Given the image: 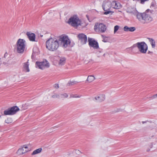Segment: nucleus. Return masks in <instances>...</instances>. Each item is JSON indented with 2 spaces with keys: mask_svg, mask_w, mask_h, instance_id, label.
I'll return each instance as SVG.
<instances>
[{
  "mask_svg": "<svg viewBox=\"0 0 157 157\" xmlns=\"http://www.w3.org/2000/svg\"><path fill=\"white\" fill-rule=\"evenodd\" d=\"M25 41L23 39H19L17 41L16 44V51L18 53H23L25 48Z\"/></svg>",
  "mask_w": 157,
  "mask_h": 157,
  "instance_id": "obj_4",
  "label": "nucleus"
},
{
  "mask_svg": "<svg viewBox=\"0 0 157 157\" xmlns=\"http://www.w3.org/2000/svg\"><path fill=\"white\" fill-rule=\"evenodd\" d=\"M119 26L118 25H116L114 27V33H115L119 29Z\"/></svg>",
  "mask_w": 157,
  "mask_h": 157,
  "instance_id": "obj_29",
  "label": "nucleus"
},
{
  "mask_svg": "<svg viewBox=\"0 0 157 157\" xmlns=\"http://www.w3.org/2000/svg\"><path fill=\"white\" fill-rule=\"evenodd\" d=\"M59 65L62 66L65 63L66 59L64 57H59Z\"/></svg>",
  "mask_w": 157,
  "mask_h": 157,
  "instance_id": "obj_19",
  "label": "nucleus"
},
{
  "mask_svg": "<svg viewBox=\"0 0 157 157\" xmlns=\"http://www.w3.org/2000/svg\"><path fill=\"white\" fill-rule=\"evenodd\" d=\"M150 52H149V51L148 53H150Z\"/></svg>",
  "mask_w": 157,
  "mask_h": 157,
  "instance_id": "obj_43",
  "label": "nucleus"
},
{
  "mask_svg": "<svg viewBox=\"0 0 157 157\" xmlns=\"http://www.w3.org/2000/svg\"><path fill=\"white\" fill-rule=\"evenodd\" d=\"M23 147V148L24 149H26L28 148V147L26 145H25L23 146V147Z\"/></svg>",
  "mask_w": 157,
  "mask_h": 157,
  "instance_id": "obj_34",
  "label": "nucleus"
},
{
  "mask_svg": "<svg viewBox=\"0 0 157 157\" xmlns=\"http://www.w3.org/2000/svg\"><path fill=\"white\" fill-rule=\"evenodd\" d=\"M68 23L72 26L77 27L81 25V21L79 18L76 15L73 16L69 19Z\"/></svg>",
  "mask_w": 157,
  "mask_h": 157,
  "instance_id": "obj_6",
  "label": "nucleus"
},
{
  "mask_svg": "<svg viewBox=\"0 0 157 157\" xmlns=\"http://www.w3.org/2000/svg\"><path fill=\"white\" fill-rule=\"evenodd\" d=\"M151 43L153 48H154L155 47V41L153 39H151L150 40Z\"/></svg>",
  "mask_w": 157,
  "mask_h": 157,
  "instance_id": "obj_25",
  "label": "nucleus"
},
{
  "mask_svg": "<svg viewBox=\"0 0 157 157\" xmlns=\"http://www.w3.org/2000/svg\"><path fill=\"white\" fill-rule=\"evenodd\" d=\"M151 11L150 10H147L145 12L143 13H138L137 15V18L141 23H148L152 21L153 18L151 16Z\"/></svg>",
  "mask_w": 157,
  "mask_h": 157,
  "instance_id": "obj_1",
  "label": "nucleus"
},
{
  "mask_svg": "<svg viewBox=\"0 0 157 157\" xmlns=\"http://www.w3.org/2000/svg\"><path fill=\"white\" fill-rule=\"evenodd\" d=\"M29 60L28 61L23 63V71L25 72H29Z\"/></svg>",
  "mask_w": 157,
  "mask_h": 157,
  "instance_id": "obj_18",
  "label": "nucleus"
},
{
  "mask_svg": "<svg viewBox=\"0 0 157 157\" xmlns=\"http://www.w3.org/2000/svg\"><path fill=\"white\" fill-rule=\"evenodd\" d=\"M148 121H142V123L144 124V123H147V122H148Z\"/></svg>",
  "mask_w": 157,
  "mask_h": 157,
  "instance_id": "obj_36",
  "label": "nucleus"
},
{
  "mask_svg": "<svg viewBox=\"0 0 157 157\" xmlns=\"http://www.w3.org/2000/svg\"><path fill=\"white\" fill-rule=\"evenodd\" d=\"M59 44L62 45L64 48H66L71 43L70 40L67 36H61L59 38Z\"/></svg>",
  "mask_w": 157,
  "mask_h": 157,
  "instance_id": "obj_8",
  "label": "nucleus"
},
{
  "mask_svg": "<svg viewBox=\"0 0 157 157\" xmlns=\"http://www.w3.org/2000/svg\"><path fill=\"white\" fill-rule=\"evenodd\" d=\"M36 65L39 68L43 70L45 68H48L49 67V64L46 60H44L42 62H36Z\"/></svg>",
  "mask_w": 157,
  "mask_h": 157,
  "instance_id": "obj_10",
  "label": "nucleus"
},
{
  "mask_svg": "<svg viewBox=\"0 0 157 157\" xmlns=\"http://www.w3.org/2000/svg\"><path fill=\"white\" fill-rule=\"evenodd\" d=\"M78 37L82 44H84L86 43L87 38L86 35L83 33H80L78 35Z\"/></svg>",
  "mask_w": 157,
  "mask_h": 157,
  "instance_id": "obj_12",
  "label": "nucleus"
},
{
  "mask_svg": "<svg viewBox=\"0 0 157 157\" xmlns=\"http://www.w3.org/2000/svg\"><path fill=\"white\" fill-rule=\"evenodd\" d=\"M136 47L138 48L139 51L143 54L146 53L148 49L147 44L144 42H138L134 44L130 48L132 50L134 48Z\"/></svg>",
  "mask_w": 157,
  "mask_h": 157,
  "instance_id": "obj_3",
  "label": "nucleus"
},
{
  "mask_svg": "<svg viewBox=\"0 0 157 157\" xmlns=\"http://www.w3.org/2000/svg\"><path fill=\"white\" fill-rule=\"evenodd\" d=\"M42 150V149L41 148H40L34 150L32 154V155H34L40 153L41 152Z\"/></svg>",
  "mask_w": 157,
  "mask_h": 157,
  "instance_id": "obj_23",
  "label": "nucleus"
},
{
  "mask_svg": "<svg viewBox=\"0 0 157 157\" xmlns=\"http://www.w3.org/2000/svg\"><path fill=\"white\" fill-rule=\"evenodd\" d=\"M111 7L114 9H118L121 7V5L119 2L113 1L111 2Z\"/></svg>",
  "mask_w": 157,
  "mask_h": 157,
  "instance_id": "obj_15",
  "label": "nucleus"
},
{
  "mask_svg": "<svg viewBox=\"0 0 157 157\" xmlns=\"http://www.w3.org/2000/svg\"><path fill=\"white\" fill-rule=\"evenodd\" d=\"M76 83L74 81V82H69L68 83V84L69 86L72 85L73 84H74Z\"/></svg>",
  "mask_w": 157,
  "mask_h": 157,
  "instance_id": "obj_30",
  "label": "nucleus"
},
{
  "mask_svg": "<svg viewBox=\"0 0 157 157\" xmlns=\"http://www.w3.org/2000/svg\"><path fill=\"white\" fill-rule=\"evenodd\" d=\"M94 99L98 102H101L104 101L105 99V95L103 94H100L95 97Z\"/></svg>",
  "mask_w": 157,
  "mask_h": 157,
  "instance_id": "obj_17",
  "label": "nucleus"
},
{
  "mask_svg": "<svg viewBox=\"0 0 157 157\" xmlns=\"http://www.w3.org/2000/svg\"><path fill=\"white\" fill-rule=\"evenodd\" d=\"M19 110V108L16 106H13L4 111V115H12L15 114Z\"/></svg>",
  "mask_w": 157,
  "mask_h": 157,
  "instance_id": "obj_9",
  "label": "nucleus"
},
{
  "mask_svg": "<svg viewBox=\"0 0 157 157\" xmlns=\"http://www.w3.org/2000/svg\"><path fill=\"white\" fill-rule=\"evenodd\" d=\"M152 99L155 98H157V94H156L154 95L151 97Z\"/></svg>",
  "mask_w": 157,
  "mask_h": 157,
  "instance_id": "obj_33",
  "label": "nucleus"
},
{
  "mask_svg": "<svg viewBox=\"0 0 157 157\" xmlns=\"http://www.w3.org/2000/svg\"><path fill=\"white\" fill-rule=\"evenodd\" d=\"M127 12L128 13L136 15V17L138 13H140L138 12L136 10V8L131 6H129L128 8Z\"/></svg>",
  "mask_w": 157,
  "mask_h": 157,
  "instance_id": "obj_14",
  "label": "nucleus"
},
{
  "mask_svg": "<svg viewBox=\"0 0 157 157\" xmlns=\"http://www.w3.org/2000/svg\"><path fill=\"white\" fill-rule=\"evenodd\" d=\"M76 153H80V152L78 150H76L75 151Z\"/></svg>",
  "mask_w": 157,
  "mask_h": 157,
  "instance_id": "obj_35",
  "label": "nucleus"
},
{
  "mask_svg": "<svg viewBox=\"0 0 157 157\" xmlns=\"http://www.w3.org/2000/svg\"><path fill=\"white\" fill-rule=\"evenodd\" d=\"M150 150V149H147V151H149Z\"/></svg>",
  "mask_w": 157,
  "mask_h": 157,
  "instance_id": "obj_41",
  "label": "nucleus"
},
{
  "mask_svg": "<svg viewBox=\"0 0 157 157\" xmlns=\"http://www.w3.org/2000/svg\"><path fill=\"white\" fill-rule=\"evenodd\" d=\"M151 6H154V5L153 3H151Z\"/></svg>",
  "mask_w": 157,
  "mask_h": 157,
  "instance_id": "obj_39",
  "label": "nucleus"
},
{
  "mask_svg": "<svg viewBox=\"0 0 157 157\" xmlns=\"http://www.w3.org/2000/svg\"><path fill=\"white\" fill-rule=\"evenodd\" d=\"M89 44L90 47H93L94 49H98L99 48L98 43L92 38H88Z\"/></svg>",
  "mask_w": 157,
  "mask_h": 157,
  "instance_id": "obj_11",
  "label": "nucleus"
},
{
  "mask_svg": "<svg viewBox=\"0 0 157 157\" xmlns=\"http://www.w3.org/2000/svg\"><path fill=\"white\" fill-rule=\"evenodd\" d=\"M95 79L93 75H91L88 76L86 80L89 83L91 82L94 81Z\"/></svg>",
  "mask_w": 157,
  "mask_h": 157,
  "instance_id": "obj_22",
  "label": "nucleus"
},
{
  "mask_svg": "<svg viewBox=\"0 0 157 157\" xmlns=\"http://www.w3.org/2000/svg\"><path fill=\"white\" fill-rule=\"evenodd\" d=\"M124 30L125 31L133 32L136 30V28L134 27H128L127 26H125L124 28Z\"/></svg>",
  "mask_w": 157,
  "mask_h": 157,
  "instance_id": "obj_21",
  "label": "nucleus"
},
{
  "mask_svg": "<svg viewBox=\"0 0 157 157\" xmlns=\"http://www.w3.org/2000/svg\"><path fill=\"white\" fill-rule=\"evenodd\" d=\"M26 35L30 41H35L36 36L34 33H32L30 32H27L26 33Z\"/></svg>",
  "mask_w": 157,
  "mask_h": 157,
  "instance_id": "obj_16",
  "label": "nucleus"
},
{
  "mask_svg": "<svg viewBox=\"0 0 157 157\" xmlns=\"http://www.w3.org/2000/svg\"><path fill=\"white\" fill-rule=\"evenodd\" d=\"M54 87L56 89H57L59 88V86L58 84H55L54 85Z\"/></svg>",
  "mask_w": 157,
  "mask_h": 157,
  "instance_id": "obj_32",
  "label": "nucleus"
},
{
  "mask_svg": "<svg viewBox=\"0 0 157 157\" xmlns=\"http://www.w3.org/2000/svg\"><path fill=\"white\" fill-rule=\"evenodd\" d=\"M102 7L103 10L105 11L104 14L107 15L112 12L110 11L111 7V2L110 0H106L103 1Z\"/></svg>",
  "mask_w": 157,
  "mask_h": 157,
  "instance_id": "obj_5",
  "label": "nucleus"
},
{
  "mask_svg": "<svg viewBox=\"0 0 157 157\" xmlns=\"http://www.w3.org/2000/svg\"><path fill=\"white\" fill-rule=\"evenodd\" d=\"M81 97V95H78L77 96V98H80Z\"/></svg>",
  "mask_w": 157,
  "mask_h": 157,
  "instance_id": "obj_40",
  "label": "nucleus"
},
{
  "mask_svg": "<svg viewBox=\"0 0 157 157\" xmlns=\"http://www.w3.org/2000/svg\"><path fill=\"white\" fill-rule=\"evenodd\" d=\"M5 122L7 124H10L12 122V120L11 118H8L5 120Z\"/></svg>",
  "mask_w": 157,
  "mask_h": 157,
  "instance_id": "obj_24",
  "label": "nucleus"
},
{
  "mask_svg": "<svg viewBox=\"0 0 157 157\" xmlns=\"http://www.w3.org/2000/svg\"><path fill=\"white\" fill-rule=\"evenodd\" d=\"M8 54L6 52L4 55L3 57L2 58H0V61L3 64L5 65H8L9 63V59L8 57Z\"/></svg>",
  "mask_w": 157,
  "mask_h": 157,
  "instance_id": "obj_13",
  "label": "nucleus"
},
{
  "mask_svg": "<svg viewBox=\"0 0 157 157\" xmlns=\"http://www.w3.org/2000/svg\"><path fill=\"white\" fill-rule=\"evenodd\" d=\"M72 97L73 98H77V96H76L75 95H74Z\"/></svg>",
  "mask_w": 157,
  "mask_h": 157,
  "instance_id": "obj_38",
  "label": "nucleus"
},
{
  "mask_svg": "<svg viewBox=\"0 0 157 157\" xmlns=\"http://www.w3.org/2000/svg\"><path fill=\"white\" fill-rule=\"evenodd\" d=\"M94 29L97 32L103 33L105 32L106 29V26L103 24L99 22L95 23Z\"/></svg>",
  "mask_w": 157,
  "mask_h": 157,
  "instance_id": "obj_7",
  "label": "nucleus"
},
{
  "mask_svg": "<svg viewBox=\"0 0 157 157\" xmlns=\"http://www.w3.org/2000/svg\"><path fill=\"white\" fill-rule=\"evenodd\" d=\"M28 151L27 150H25L23 147H21L18 149L17 153L18 155H20L26 153Z\"/></svg>",
  "mask_w": 157,
  "mask_h": 157,
  "instance_id": "obj_20",
  "label": "nucleus"
},
{
  "mask_svg": "<svg viewBox=\"0 0 157 157\" xmlns=\"http://www.w3.org/2000/svg\"><path fill=\"white\" fill-rule=\"evenodd\" d=\"M105 56V54H104L103 55V56Z\"/></svg>",
  "mask_w": 157,
  "mask_h": 157,
  "instance_id": "obj_42",
  "label": "nucleus"
},
{
  "mask_svg": "<svg viewBox=\"0 0 157 157\" xmlns=\"http://www.w3.org/2000/svg\"><path fill=\"white\" fill-rule=\"evenodd\" d=\"M59 46V41L55 38H50L46 42V48L48 50L52 51L56 50Z\"/></svg>",
  "mask_w": 157,
  "mask_h": 157,
  "instance_id": "obj_2",
  "label": "nucleus"
},
{
  "mask_svg": "<svg viewBox=\"0 0 157 157\" xmlns=\"http://www.w3.org/2000/svg\"><path fill=\"white\" fill-rule=\"evenodd\" d=\"M133 1L135 2H137L140 1V0H133Z\"/></svg>",
  "mask_w": 157,
  "mask_h": 157,
  "instance_id": "obj_37",
  "label": "nucleus"
},
{
  "mask_svg": "<svg viewBox=\"0 0 157 157\" xmlns=\"http://www.w3.org/2000/svg\"><path fill=\"white\" fill-rule=\"evenodd\" d=\"M148 0H140V3L141 4H144L145 2Z\"/></svg>",
  "mask_w": 157,
  "mask_h": 157,
  "instance_id": "obj_31",
  "label": "nucleus"
},
{
  "mask_svg": "<svg viewBox=\"0 0 157 157\" xmlns=\"http://www.w3.org/2000/svg\"><path fill=\"white\" fill-rule=\"evenodd\" d=\"M52 98H60V95L59 94H55L52 95Z\"/></svg>",
  "mask_w": 157,
  "mask_h": 157,
  "instance_id": "obj_28",
  "label": "nucleus"
},
{
  "mask_svg": "<svg viewBox=\"0 0 157 157\" xmlns=\"http://www.w3.org/2000/svg\"><path fill=\"white\" fill-rule=\"evenodd\" d=\"M68 97V94L66 93H64L63 94H61L60 96V98H67Z\"/></svg>",
  "mask_w": 157,
  "mask_h": 157,
  "instance_id": "obj_26",
  "label": "nucleus"
},
{
  "mask_svg": "<svg viewBox=\"0 0 157 157\" xmlns=\"http://www.w3.org/2000/svg\"><path fill=\"white\" fill-rule=\"evenodd\" d=\"M39 52L38 49L37 47L34 48L33 49V52L34 53H37Z\"/></svg>",
  "mask_w": 157,
  "mask_h": 157,
  "instance_id": "obj_27",
  "label": "nucleus"
}]
</instances>
